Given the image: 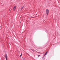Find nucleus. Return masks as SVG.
Wrapping results in <instances>:
<instances>
[{"label": "nucleus", "instance_id": "nucleus-8", "mask_svg": "<svg viewBox=\"0 0 60 60\" xmlns=\"http://www.w3.org/2000/svg\"><path fill=\"white\" fill-rule=\"evenodd\" d=\"M38 57H39V56H40V55H39L38 56Z\"/></svg>", "mask_w": 60, "mask_h": 60}, {"label": "nucleus", "instance_id": "nucleus-2", "mask_svg": "<svg viewBox=\"0 0 60 60\" xmlns=\"http://www.w3.org/2000/svg\"><path fill=\"white\" fill-rule=\"evenodd\" d=\"M5 57L6 60H8V57H7V55L6 54L5 55Z\"/></svg>", "mask_w": 60, "mask_h": 60}, {"label": "nucleus", "instance_id": "nucleus-6", "mask_svg": "<svg viewBox=\"0 0 60 60\" xmlns=\"http://www.w3.org/2000/svg\"><path fill=\"white\" fill-rule=\"evenodd\" d=\"M23 7H23V6L21 8V10H22V9H23Z\"/></svg>", "mask_w": 60, "mask_h": 60}, {"label": "nucleus", "instance_id": "nucleus-1", "mask_svg": "<svg viewBox=\"0 0 60 60\" xmlns=\"http://www.w3.org/2000/svg\"><path fill=\"white\" fill-rule=\"evenodd\" d=\"M49 10L48 9H46V13L47 15H48V14L49 13Z\"/></svg>", "mask_w": 60, "mask_h": 60}, {"label": "nucleus", "instance_id": "nucleus-4", "mask_svg": "<svg viewBox=\"0 0 60 60\" xmlns=\"http://www.w3.org/2000/svg\"><path fill=\"white\" fill-rule=\"evenodd\" d=\"M48 53V51H47L46 52V53H45V54L44 55V56H45V55H46Z\"/></svg>", "mask_w": 60, "mask_h": 60}, {"label": "nucleus", "instance_id": "nucleus-5", "mask_svg": "<svg viewBox=\"0 0 60 60\" xmlns=\"http://www.w3.org/2000/svg\"><path fill=\"white\" fill-rule=\"evenodd\" d=\"M22 56V54L21 53V55H20V57H21V56Z\"/></svg>", "mask_w": 60, "mask_h": 60}, {"label": "nucleus", "instance_id": "nucleus-3", "mask_svg": "<svg viewBox=\"0 0 60 60\" xmlns=\"http://www.w3.org/2000/svg\"><path fill=\"white\" fill-rule=\"evenodd\" d=\"M16 6H15L13 8V11H15L16 10Z\"/></svg>", "mask_w": 60, "mask_h": 60}, {"label": "nucleus", "instance_id": "nucleus-7", "mask_svg": "<svg viewBox=\"0 0 60 60\" xmlns=\"http://www.w3.org/2000/svg\"><path fill=\"white\" fill-rule=\"evenodd\" d=\"M31 50H32V51H33V52H34V50L31 49Z\"/></svg>", "mask_w": 60, "mask_h": 60}]
</instances>
